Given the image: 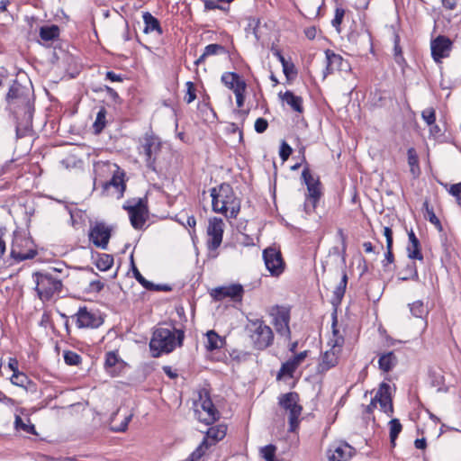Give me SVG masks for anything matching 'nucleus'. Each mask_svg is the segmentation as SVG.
Wrapping results in <instances>:
<instances>
[{
  "mask_svg": "<svg viewBox=\"0 0 461 461\" xmlns=\"http://www.w3.org/2000/svg\"><path fill=\"white\" fill-rule=\"evenodd\" d=\"M184 339L185 331L176 329L173 323L168 328L158 327L149 342L152 357H158L163 353L172 352L176 347H182Z\"/></svg>",
  "mask_w": 461,
  "mask_h": 461,
  "instance_id": "f257e3e1",
  "label": "nucleus"
},
{
  "mask_svg": "<svg viewBox=\"0 0 461 461\" xmlns=\"http://www.w3.org/2000/svg\"><path fill=\"white\" fill-rule=\"evenodd\" d=\"M210 193L213 212L222 213L230 219L237 218L240 212V200L230 184L222 183L219 185L218 191L213 187Z\"/></svg>",
  "mask_w": 461,
  "mask_h": 461,
  "instance_id": "f03ea898",
  "label": "nucleus"
},
{
  "mask_svg": "<svg viewBox=\"0 0 461 461\" xmlns=\"http://www.w3.org/2000/svg\"><path fill=\"white\" fill-rule=\"evenodd\" d=\"M64 276L55 275L54 271H38L32 274L36 284L35 291L42 302L50 301L55 294H59L63 287Z\"/></svg>",
  "mask_w": 461,
  "mask_h": 461,
  "instance_id": "7ed1b4c3",
  "label": "nucleus"
},
{
  "mask_svg": "<svg viewBox=\"0 0 461 461\" xmlns=\"http://www.w3.org/2000/svg\"><path fill=\"white\" fill-rule=\"evenodd\" d=\"M15 121L16 137L21 139L30 135L32 131L34 99L8 106Z\"/></svg>",
  "mask_w": 461,
  "mask_h": 461,
  "instance_id": "20e7f679",
  "label": "nucleus"
},
{
  "mask_svg": "<svg viewBox=\"0 0 461 461\" xmlns=\"http://www.w3.org/2000/svg\"><path fill=\"white\" fill-rule=\"evenodd\" d=\"M247 330L249 332L254 348L264 350L273 344V330L262 320L249 321Z\"/></svg>",
  "mask_w": 461,
  "mask_h": 461,
  "instance_id": "39448f33",
  "label": "nucleus"
},
{
  "mask_svg": "<svg viewBox=\"0 0 461 461\" xmlns=\"http://www.w3.org/2000/svg\"><path fill=\"white\" fill-rule=\"evenodd\" d=\"M122 208L128 212L131 226L135 230H141L149 213L147 197L128 200Z\"/></svg>",
  "mask_w": 461,
  "mask_h": 461,
  "instance_id": "423d86ee",
  "label": "nucleus"
},
{
  "mask_svg": "<svg viewBox=\"0 0 461 461\" xmlns=\"http://www.w3.org/2000/svg\"><path fill=\"white\" fill-rule=\"evenodd\" d=\"M278 403L289 411V431L294 432L299 426V417L303 411V407L299 404V394L296 392L281 394Z\"/></svg>",
  "mask_w": 461,
  "mask_h": 461,
  "instance_id": "0eeeda50",
  "label": "nucleus"
},
{
  "mask_svg": "<svg viewBox=\"0 0 461 461\" xmlns=\"http://www.w3.org/2000/svg\"><path fill=\"white\" fill-rule=\"evenodd\" d=\"M11 257L16 262L32 259L37 255L32 240L23 235H14L11 247Z\"/></svg>",
  "mask_w": 461,
  "mask_h": 461,
  "instance_id": "6e6552de",
  "label": "nucleus"
},
{
  "mask_svg": "<svg viewBox=\"0 0 461 461\" xmlns=\"http://www.w3.org/2000/svg\"><path fill=\"white\" fill-rule=\"evenodd\" d=\"M141 148L145 155L146 166L149 169L156 171L157 157L161 151V142L158 137L153 134H145Z\"/></svg>",
  "mask_w": 461,
  "mask_h": 461,
  "instance_id": "1a4fd4ad",
  "label": "nucleus"
},
{
  "mask_svg": "<svg viewBox=\"0 0 461 461\" xmlns=\"http://www.w3.org/2000/svg\"><path fill=\"white\" fill-rule=\"evenodd\" d=\"M116 169L113 171L112 178L103 184V192L106 195H116L118 199L123 196L126 189L125 172L123 169L115 166Z\"/></svg>",
  "mask_w": 461,
  "mask_h": 461,
  "instance_id": "9d476101",
  "label": "nucleus"
},
{
  "mask_svg": "<svg viewBox=\"0 0 461 461\" xmlns=\"http://www.w3.org/2000/svg\"><path fill=\"white\" fill-rule=\"evenodd\" d=\"M357 453L354 447L345 440H337L327 449L329 461H349Z\"/></svg>",
  "mask_w": 461,
  "mask_h": 461,
  "instance_id": "9b49d317",
  "label": "nucleus"
},
{
  "mask_svg": "<svg viewBox=\"0 0 461 461\" xmlns=\"http://www.w3.org/2000/svg\"><path fill=\"white\" fill-rule=\"evenodd\" d=\"M263 259L267 269L274 276H279L285 270V261L281 251L273 247L263 250Z\"/></svg>",
  "mask_w": 461,
  "mask_h": 461,
  "instance_id": "f8f14e48",
  "label": "nucleus"
},
{
  "mask_svg": "<svg viewBox=\"0 0 461 461\" xmlns=\"http://www.w3.org/2000/svg\"><path fill=\"white\" fill-rule=\"evenodd\" d=\"M112 231L113 229L104 221H96L91 226L88 237L95 247L105 249L112 236Z\"/></svg>",
  "mask_w": 461,
  "mask_h": 461,
  "instance_id": "ddd939ff",
  "label": "nucleus"
},
{
  "mask_svg": "<svg viewBox=\"0 0 461 461\" xmlns=\"http://www.w3.org/2000/svg\"><path fill=\"white\" fill-rule=\"evenodd\" d=\"M223 221L221 218L213 217L209 220L207 227L209 239L206 245L210 251H214L221 246L223 237Z\"/></svg>",
  "mask_w": 461,
  "mask_h": 461,
  "instance_id": "4468645a",
  "label": "nucleus"
},
{
  "mask_svg": "<svg viewBox=\"0 0 461 461\" xmlns=\"http://www.w3.org/2000/svg\"><path fill=\"white\" fill-rule=\"evenodd\" d=\"M32 99H34V97L31 90L28 87L23 86L17 80L13 81V84L9 87L5 96L8 106Z\"/></svg>",
  "mask_w": 461,
  "mask_h": 461,
  "instance_id": "2eb2a0df",
  "label": "nucleus"
},
{
  "mask_svg": "<svg viewBox=\"0 0 461 461\" xmlns=\"http://www.w3.org/2000/svg\"><path fill=\"white\" fill-rule=\"evenodd\" d=\"M226 434L227 426L225 424L212 426L208 429L198 447L207 454L212 447H214L219 441L225 438Z\"/></svg>",
  "mask_w": 461,
  "mask_h": 461,
  "instance_id": "dca6fc26",
  "label": "nucleus"
},
{
  "mask_svg": "<svg viewBox=\"0 0 461 461\" xmlns=\"http://www.w3.org/2000/svg\"><path fill=\"white\" fill-rule=\"evenodd\" d=\"M452 41L449 38L439 35L431 41V56L435 62L440 63L442 59L447 58L452 50Z\"/></svg>",
  "mask_w": 461,
  "mask_h": 461,
  "instance_id": "f3484780",
  "label": "nucleus"
},
{
  "mask_svg": "<svg viewBox=\"0 0 461 461\" xmlns=\"http://www.w3.org/2000/svg\"><path fill=\"white\" fill-rule=\"evenodd\" d=\"M78 329L97 328L102 324L101 319L89 312L86 306L80 307L77 313L71 316Z\"/></svg>",
  "mask_w": 461,
  "mask_h": 461,
  "instance_id": "a211bd4d",
  "label": "nucleus"
},
{
  "mask_svg": "<svg viewBox=\"0 0 461 461\" xmlns=\"http://www.w3.org/2000/svg\"><path fill=\"white\" fill-rule=\"evenodd\" d=\"M321 196V183L319 177H316V182L313 185H308L307 187V194L303 203V210L306 214L309 215L315 212Z\"/></svg>",
  "mask_w": 461,
  "mask_h": 461,
  "instance_id": "6ab92c4d",
  "label": "nucleus"
},
{
  "mask_svg": "<svg viewBox=\"0 0 461 461\" xmlns=\"http://www.w3.org/2000/svg\"><path fill=\"white\" fill-rule=\"evenodd\" d=\"M326 68L323 72L324 77L334 73V71H345L349 68L348 60L344 59L339 54L335 53L331 50H325Z\"/></svg>",
  "mask_w": 461,
  "mask_h": 461,
  "instance_id": "aec40b11",
  "label": "nucleus"
},
{
  "mask_svg": "<svg viewBox=\"0 0 461 461\" xmlns=\"http://www.w3.org/2000/svg\"><path fill=\"white\" fill-rule=\"evenodd\" d=\"M274 315V327L276 332L290 339L291 338V330L289 327L290 321V312L286 308L276 307V313Z\"/></svg>",
  "mask_w": 461,
  "mask_h": 461,
  "instance_id": "412c9836",
  "label": "nucleus"
},
{
  "mask_svg": "<svg viewBox=\"0 0 461 461\" xmlns=\"http://www.w3.org/2000/svg\"><path fill=\"white\" fill-rule=\"evenodd\" d=\"M244 294L243 286L240 284L229 286H221L212 290V296L215 301H221L226 297L231 298L234 302H240Z\"/></svg>",
  "mask_w": 461,
  "mask_h": 461,
  "instance_id": "4be33fe9",
  "label": "nucleus"
},
{
  "mask_svg": "<svg viewBox=\"0 0 461 461\" xmlns=\"http://www.w3.org/2000/svg\"><path fill=\"white\" fill-rule=\"evenodd\" d=\"M204 396L203 395V393H200V400H201V407L203 411H204L207 414V417L205 418H200V420L204 422L207 425L212 424L214 421L219 420L220 418V412L214 406L209 393L207 391L203 392Z\"/></svg>",
  "mask_w": 461,
  "mask_h": 461,
  "instance_id": "5701e85b",
  "label": "nucleus"
},
{
  "mask_svg": "<svg viewBox=\"0 0 461 461\" xmlns=\"http://www.w3.org/2000/svg\"><path fill=\"white\" fill-rule=\"evenodd\" d=\"M278 97L283 103H285L287 105H289L294 112L300 114L304 113L303 97L294 95L293 91L286 90L284 93L280 92L278 94Z\"/></svg>",
  "mask_w": 461,
  "mask_h": 461,
  "instance_id": "b1692460",
  "label": "nucleus"
},
{
  "mask_svg": "<svg viewBox=\"0 0 461 461\" xmlns=\"http://www.w3.org/2000/svg\"><path fill=\"white\" fill-rule=\"evenodd\" d=\"M142 18L144 23L143 32L145 34L151 32H157L158 35L163 34V29L158 18L152 15L149 12H144L142 14Z\"/></svg>",
  "mask_w": 461,
  "mask_h": 461,
  "instance_id": "393cba45",
  "label": "nucleus"
},
{
  "mask_svg": "<svg viewBox=\"0 0 461 461\" xmlns=\"http://www.w3.org/2000/svg\"><path fill=\"white\" fill-rule=\"evenodd\" d=\"M398 359L393 351L382 354L378 359L379 368L384 372H390L397 365Z\"/></svg>",
  "mask_w": 461,
  "mask_h": 461,
  "instance_id": "a878e982",
  "label": "nucleus"
},
{
  "mask_svg": "<svg viewBox=\"0 0 461 461\" xmlns=\"http://www.w3.org/2000/svg\"><path fill=\"white\" fill-rule=\"evenodd\" d=\"M398 278L401 281H419V273L416 263L413 261L408 262L399 274Z\"/></svg>",
  "mask_w": 461,
  "mask_h": 461,
  "instance_id": "bb28decb",
  "label": "nucleus"
},
{
  "mask_svg": "<svg viewBox=\"0 0 461 461\" xmlns=\"http://www.w3.org/2000/svg\"><path fill=\"white\" fill-rule=\"evenodd\" d=\"M120 363V358L114 351H110L105 354L104 368L112 376L118 375L120 369L117 365Z\"/></svg>",
  "mask_w": 461,
  "mask_h": 461,
  "instance_id": "cd10ccee",
  "label": "nucleus"
},
{
  "mask_svg": "<svg viewBox=\"0 0 461 461\" xmlns=\"http://www.w3.org/2000/svg\"><path fill=\"white\" fill-rule=\"evenodd\" d=\"M339 350L330 349L326 351L321 357L320 366L322 371H327L338 364Z\"/></svg>",
  "mask_w": 461,
  "mask_h": 461,
  "instance_id": "c85d7f7f",
  "label": "nucleus"
},
{
  "mask_svg": "<svg viewBox=\"0 0 461 461\" xmlns=\"http://www.w3.org/2000/svg\"><path fill=\"white\" fill-rule=\"evenodd\" d=\"M221 83L234 92V89L242 83H246L236 72H225L221 77Z\"/></svg>",
  "mask_w": 461,
  "mask_h": 461,
  "instance_id": "c756f323",
  "label": "nucleus"
},
{
  "mask_svg": "<svg viewBox=\"0 0 461 461\" xmlns=\"http://www.w3.org/2000/svg\"><path fill=\"white\" fill-rule=\"evenodd\" d=\"M407 156L410 172L414 177H418L420 175V167L416 149L413 147L409 148Z\"/></svg>",
  "mask_w": 461,
  "mask_h": 461,
  "instance_id": "7c9ffc66",
  "label": "nucleus"
},
{
  "mask_svg": "<svg viewBox=\"0 0 461 461\" xmlns=\"http://www.w3.org/2000/svg\"><path fill=\"white\" fill-rule=\"evenodd\" d=\"M207 342L205 344V348L208 351H214L222 347L224 343V339H221L216 331L209 330L206 333Z\"/></svg>",
  "mask_w": 461,
  "mask_h": 461,
  "instance_id": "2f4dec72",
  "label": "nucleus"
},
{
  "mask_svg": "<svg viewBox=\"0 0 461 461\" xmlns=\"http://www.w3.org/2000/svg\"><path fill=\"white\" fill-rule=\"evenodd\" d=\"M59 36V28L58 25L42 26L40 29V37L45 41H53Z\"/></svg>",
  "mask_w": 461,
  "mask_h": 461,
  "instance_id": "473e14b6",
  "label": "nucleus"
},
{
  "mask_svg": "<svg viewBox=\"0 0 461 461\" xmlns=\"http://www.w3.org/2000/svg\"><path fill=\"white\" fill-rule=\"evenodd\" d=\"M423 210L425 211V218L432 223L439 231L443 230L442 224L439 221V219L436 216L433 208L429 205V201H425L423 203L422 206Z\"/></svg>",
  "mask_w": 461,
  "mask_h": 461,
  "instance_id": "72a5a7b5",
  "label": "nucleus"
},
{
  "mask_svg": "<svg viewBox=\"0 0 461 461\" xmlns=\"http://www.w3.org/2000/svg\"><path fill=\"white\" fill-rule=\"evenodd\" d=\"M407 254L408 258L411 260H419L423 261L424 257L421 253V247L420 240H416L415 242H409L407 246Z\"/></svg>",
  "mask_w": 461,
  "mask_h": 461,
  "instance_id": "f704fd0d",
  "label": "nucleus"
},
{
  "mask_svg": "<svg viewBox=\"0 0 461 461\" xmlns=\"http://www.w3.org/2000/svg\"><path fill=\"white\" fill-rule=\"evenodd\" d=\"M106 113L105 107H101L96 114L95 122L93 123V130L95 134H100L106 125Z\"/></svg>",
  "mask_w": 461,
  "mask_h": 461,
  "instance_id": "c9c22d12",
  "label": "nucleus"
},
{
  "mask_svg": "<svg viewBox=\"0 0 461 461\" xmlns=\"http://www.w3.org/2000/svg\"><path fill=\"white\" fill-rule=\"evenodd\" d=\"M113 264V257L110 254L98 253L95 266L100 271H107Z\"/></svg>",
  "mask_w": 461,
  "mask_h": 461,
  "instance_id": "e433bc0d",
  "label": "nucleus"
},
{
  "mask_svg": "<svg viewBox=\"0 0 461 461\" xmlns=\"http://www.w3.org/2000/svg\"><path fill=\"white\" fill-rule=\"evenodd\" d=\"M438 183L456 199L457 205L461 207V182L452 185L443 182Z\"/></svg>",
  "mask_w": 461,
  "mask_h": 461,
  "instance_id": "4c0bfd02",
  "label": "nucleus"
},
{
  "mask_svg": "<svg viewBox=\"0 0 461 461\" xmlns=\"http://www.w3.org/2000/svg\"><path fill=\"white\" fill-rule=\"evenodd\" d=\"M409 307L411 314L416 318H423L429 314V310L421 300L410 303Z\"/></svg>",
  "mask_w": 461,
  "mask_h": 461,
  "instance_id": "58836bf2",
  "label": "nucleus"
},
{
  "mask_svg": "<svg viewBox=\"0 0 461 461\" xmlns=\"http://www.w3.org/2000/svg\"><path fill=\"white\" fill-rule=\"evenodd\" d=\"M390 429V443L392 447H395V441L402 429V426L398 419H392L389 421Z\"/></svg>",
  "mask_w": 461,
  "mask_h": 461,
  "instance_id": "ea45409f",
  "label": "nucleus"
},
{
  "mask_svg": "<svg viewBox=\"0 0 461 461\" xmlns=\"http://www.w3.org/2000/svg\"><path fill=\"white\" fill-rule=\"evenodd\" d=\"M297 367L298 366L291 358L288 359L286 362L282 364L276 378L281 379L285 375L292 377Z\"/></svg>",
  "mask_w": 461,
  "mask_h": 461,
  "instance_id": "a19ab883",
  "label": "nucleus"
},
{
  "mask_svg": "<svg viewBox=\"0 0 461 461\" xmlns=\"http://www.w3.org/2000/svg\"><path fill=\"white\" fill-rule=\"evenodd\" d=\"M130 260H131V270H132V274H133V276L134 278L146 289L148 290V288H150L151 285H152V282L147 280L141 274L140 272L139 271V269L137 268V267L135 266V263H134V258H133V254L131 253V257H130Z\"/></svg>",
  "mask_w": 461,
  "mask_h": 461,
  "instance_id": "79ce46f5",
  "label": "nucleus"
},
{
  "mask_svg": "<svg viewBox=\"0 0 461 461\" xmlns=\"http://www.w3.org/2000/svg\"><path fill=\"white\" fill-rule=\"evenodd\" d=\"M393 57L398 65L402 66L405 63V59L402 55V49L400 45V36L397 33L394 34L393 39Z\"/></svg>",
  "mask_w": 461,
  "mask_h": 461,
  "instance_id": "37998d69",
  "label": "nucleus"
},
{
  "mask_svg": "<svg viewBox=\"0 0 461 461\" xmlns=\"http://www.w3.org/2000/svg\"><path fill=\"white\" fill-rule=\"evenodd\" d=\"M375 399H376V402H379L381 408L384 410V411L388 415L392 416L393 413V405L391 396H385V397H378L375 396Z\"/></svg>",
  "mask_w": 461,
  "mask_h": 461,
  "instance_id": "c03bdc74",
  "label": "nucleus"
},
{
  "mask_svg": "<svg viewBox=\"0 0 461 461\" xmlns=\"http://www.w3.org/2000/svg\"><path fill=\"white\" fill-rule=\"evenodd\" d=\"M346 10L341 5H337L335 8L334 18L331 21L332 26L340 32V25L342 23Z\"/></svg>",
  "mask_w": 461,
  "mask_h": 461,
  "instance_id": "a18cd8bd",
  "label": "nucleus"
},
{
  "mask_svg": "<svg viewBox=\"0 0 461 461\" xmlns=\"http://www.w3.org/2000/svg\"><path fill=\"white\" fill-rule=\"evenodd\" d=\"M14 428L17 430H23L29 434H32V435L36 434L34 425L24 423L23 419L19 415L15 416Z\"/></svg>",
  "mask_w": 461,
  "mask_h": 461,
  "instance_id": "49530a36",
  "label": "nucleus"
},
{
  "mask_svg": "<svg viewBox=\"0 0 461 461\" xmlns=\"http://www.w3.org/2000/svg\"><path fill=\"white\" fill-rule=\"evenodd\" d=\"M64 361L68 366H77L81 363L82 357L77 353L66 350L63 353Z\"/></svg>",
  "mask_w": 461,
  "mask_h": 461,
  "instance_id": "de8ad7c7",
  "label": "nucleus"
},
{
  "mask_svg": "<svg viewBox=\"0 0 461 461\" xmlns=\"http://www.w3.org/2000/svg\"><path fill=\"white\" fill-rule=\"evenodd\" d=\"M345 293H346V290L342 286L337 285V287L335 288V290L333 292L332 298L330 300V303H331L332 306L334 307V310L335 309L337 310L338 307L339 306V304L341 303Z\"/></svg>",
  "mask_w": 461,
  "mask_h": 461,
  "instance_id": "09e8293b",
  "label": "nucleus"
},
{
  "mask_svg": "<svg viewBox=\"0 0 461 461\" xmlns=\"http://www.w3.org/2000/svg\"><path fill=\"white\" fill-rule=\"evenodd\" d=\"M430 378H431V384L433 386L438 387V392H447V387H443L444 385V376L437 372H431L430 373Z\"/></svg>",
  "mask_w": 461,
  "mask_h": 461,
  "instance_id": "8fccbe9b",
  "label": "nucleus"
},
{
  "mask_svg": "<svg viewBox=\"0 0 461 461\" xmlns=\"http://www.w3.org/2000/svg\"><path fill=\"white\" fill-rule=\"evenodd\" d=\"M224 52H225L224 46H222L221 44H217V43H212V44L207 45L204 48L203 57H209L212 55H217V54L224 53Z\"/></svg>",
  "mask_w": 461,
  "mask_h": 461,
  "instance_id": "3c124183",
  "label": "nucleus"
},
{
  "mask_svg": "<svg viewBox=\"0 0 461 461\" xmlns=\"http://www.w3.org/2000/svg\"><path fill=\"white\" fill-rule=\"evenodd\" d=\"M11 382L14 385L26 387V384L30 382L29 377L23 372H17L13 374L11 376Z\"/></svg>",
  "mask_w": 461,
  "mask_h": 461,
  "instance_id": "603ef678",
  "label": "nucleus"
},
{
  "mask_svg": "<svg viewBox=\"0 0 461 461\" xmlns=\"http://www.w3.org/2000/svg\"><path fill=\"white\" fill-rule=\"evenodd\" d=\"M247 84L242 83L236 89H234V94L236 96V104L239 108L242 107L245 102V91H246Z\"/></svg>",
  "mask_w": 461,
  "mask_h": 461,
  "instance_id": "864d4df0",
  "label": "nucleus"
},
{
  "mask_svg": "<svg viewBox=\"0 0 461 461\" xmlns=\"http://www.w3.org/2000/svg\"><path fill=\"white\" fill-rule=\"evenodd\" d=\"M185 86H186V93H185V95L184 97V100L187 103V104H191L192 102H194L196 98V89H195V86L193 82L191 81H187L185 83Z\"/></svg>",
  "mask_w": 461,
  "mask_h": 461,
  "instance_id": "5fc2aeb1",
  "label": "nucleus"
},
{
  "mask_svg": "<svg viewBox=\"0 0 461 461\" xmlns=\"http://www.w3.org/2000/svg\"><path fill=\"white\" fill-rule=\"evenodd\" d=\"M276 451V447L273 444L267 445L260 449L261 456L266 461L275 458Z\"/></svg>",
  "mask_w": 461,
  "mask_h": 461,
  "instance_id": "6e6d98bb",
  "label": "nucleus"
},
{
  "mask_svg": "<svg viewBox=\"0 0 461 461\" xmlns=\"http://www.w3.org/2000/svg\"><path fill=\"white\" fill-rule=\"evenodd\" d=\"M95 92H98V91H105L106 94L109 95V97L115 103V104H121L122 103V99L121 97L119 96L118 93L112 87L108 86H104L98 89H95L94 90Z\"/></svg>",
  "mask_w": 461,
  "mask_h": 461,
  "instance_id": "4d7b16f0",
  "label": "nucleus"
},
{
  "mask_svg": "<svg viewBox=\"0 0 461 461\" xmlns=\"http://www.w3.org/2000/svg\"><path fill=\"white\" fill-rule=\"evenodd\" d=\"M283 67V72L287 79H291L297 75V70L294 64L292 61H287Z\"/></svg>",
  "mask_w": 461,
  "mask_h": 461,
  "instance_id": "13d9d810",
  "label": "nucleus"
},
{
  "mask_svg": "<svg viewBox=\"0 0 461 461\" xmlns=\"http://www.w3.org/2000/svg\"><path fill=\"white\" fill-rule=\"evenodd\" d=\"M292 152L293 149L290 147V145L286 141L283 140L279 149V156L282 161H286L288 158L291 156Z\"/></svg>",
  "mask_w": 461,
  "mask_h": 461,
  "instance_id": "bf43d9fd",
  "label": "nucleus"
},
{
  "mask_svg": "<svg viewBox=\"0 0 461 461\" xmlns=\"http://www.w3.org/2000/svg\"><path fill=\"white\" fill-rule=\"evenodd\" d=\"M203 5H204V11H211V10H216V9H219V10H221V11H228L229 10V7H224L222 5H221L219 2L216 1H213V0H203Z\"/></svg>",
  "mask_w": 461,
  "mask_h": 461,
  "instance_id": "052dcab7",
  "label": "nucleus"
},
{
  "mask_svg": "<svg viewBox=\"0 0 461 461\" xmlns=\"http://www.w3.org/2000/svg\"><path fill=\"white\" fill-rule=\"evenodd\" d=\"M422 119L428 125L433 124L436 122V112L433 108H428L421 113Z\"/></svg>",
  "mask_w": 461,
  "mask_h": 461,
  "instance_id": "680f3d73",
  "label": "nucleus"
},
{
  "mask_svg": "<svg viewBox=\"0 0 461 461\" xmlns=\"http://www.w3.org/2000/svg\"><path fill=\"white\" fill-rule=\"evenodd\" d=\"M302 179L307 187L308 185H313L316 182V178L310 171L309 165L304 166V168L302 172Z\"/></svg>",
  "mask_w": 461,
  "mask_h": 461,
  "instance_id": "e2e57ef3",
  "label": "nucleus"
},
{
  "mask_svg": "<svg viewBox=\"0 0 461 461\" xmlns=\"http://www.w3.org/2000/svg\"><path fill=\"white\" fill-rule=\"evenodd\" d=\"M394 262V255L393 253V245H386V252L384 254V259L383 260V267L386 268L390 264Z\"/></svg>",
  "mask_w": 461,
  "mask_h": 461,
  "instance_id": "0e129e2a",
  "label": "nucleus"
},
{
  "mask_svg": "<svg viewBox=\"0 0 461 461\" xmlns=\"http://www.w3.org/2000/svg\"><path fill=\"white\" fill-rule=\"evenodd\" d=\"M337 236L338 238L340 240V243H341V256L343 258H345V256H346V251H347V235L345 234L344 230L339 228L337 230Z\"/></svg>",
  "mask_w": 461,
  "mask_h": 461,
  "instance_id": "69168bd1",
  "label": "nucleus"
},
{
  "mask_svg": "<svg viewBox=\"0 0 461 461\" xmlns=\"http://www.w3.org/2000/svg\"><path fill=\"white\" fill-rule=\"evenodd\" d=\"M39 324L41 327H50L52 330H54V324L52 322L51 314L50 312H43Z\"/></svg>",
  "mask_w": 461,
  "mask_h": 461,
  "instance_id": "338daca9",
  "label": "nucleus"
},
{
  "mask_svg": "<svg viewBox=\"0 0 461 461\" xmlns=\"http://www.w3.org/2000/svg\"><path fill=\"white\" fill-rule=\"evenodd\" d=\"M254 127L258 133H263L268 127V122L264 118H258L255 122Z\"/></svg>",
  "mask_w": 461,
  "mask_h": 461,
  "instance_id": "774afa93",
  "label": "nucleus"
}]
</instances>
